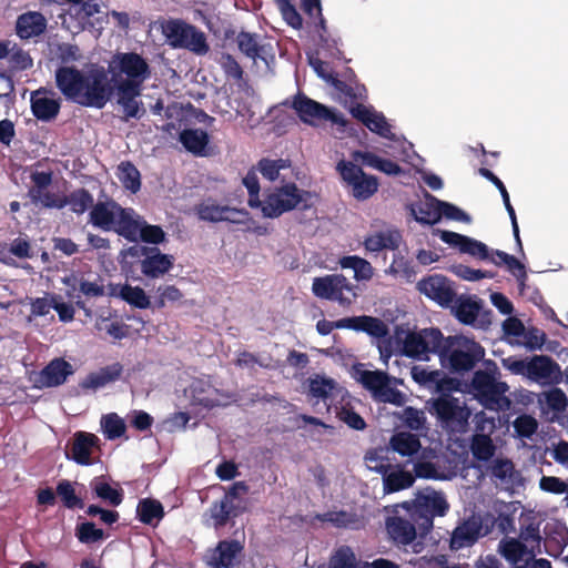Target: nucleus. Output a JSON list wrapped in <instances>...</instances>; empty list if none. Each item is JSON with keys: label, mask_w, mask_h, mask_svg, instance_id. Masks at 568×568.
<instances>
[{"label": "nucleus", "mask_w": 568, "mask_h": 568, "mask_svg": "<svg viewBox=\"0 0 568 568\" xmlns=\"http://www.w3.org/2000/svg\"><path fill=\"white\" fill-rule=\"evenodd\" d=\"M54 79L61 94L81 106L103 109L112 97V85L101 65L92 64L85 70L62 65L55 70Z\"/></svg>", "instance_id": "obj_1"}, {"label": "nucleus", "mask_w": 568, "mask_h": 568, "mask_svg": "<svg viewBox=\"0 0 568 568\" xmlns=\"http://www.w3.org/2000/svg\"><path fill=\"white\" fill-rule=\"evenodd\" d=\"M485 356L484 347L463 335L444 337L442 365L454 373L468 372Z\"/></svg>", "instance_id": "obj_2"}, {"label": "nucleus", "mask_w": 568, "mask_h": 568, "mask_svg": "<svg viewBox=\"0 0 568 568\" xmlns=\"http://www.w3.org/2000/svg\"><path fill=\"white\" fill-rule=\"evenodd\" d=\"M312 193L300 189L293 182L275 187L263 200L260 209L264 217L275 219L293 210H307L312 206Z\"/></svg>", "instance_id": "obj_3"}, {"label": "nucleus", "mask_w": 568, "mask_h": 568, "mask_svg": "<svg viewBox=\"0 0 568 568\" xmlns=\"http://www.w3.org/2000/svg\"><path fill=\"white\" fill-rule=\"evenodd\" d=\"M406 509L418 525L419 530L427 532L433 528V521L436 516H445L449 505L442 491H436L429 487L419 490L412 503L400 505Z\"/></svg>", "instance_id": "obj_4"}, {"label": "nucleus", "mask_w": 568, "mask_h": 568, "mask_svg": "<svg viewBox=\"0 0 568 568\" xmlns=\"http://www.w3.org/2000/svg\"><path fill=\"white\" fill-rule=\"evenodd\" d=\"M133 209L122 207L113 200L100 201L93 204L89 222L103 231H114L121 236L133 235L134 229L130 224Z\"/></svg>", "instance_id": "obj_5"}, {"label": "nucleus", "mask_w": 568, "mask_h": 568, "mask_svg": "<svg viewBox=\"0 0 568 568\" xmlns=\"http://www.w3.org/2000/svg\"><path fill=\"white\" fill-rule=\"evenodd\" d=\"M106 74L114 83L143 85L151 77L148 61L136 52H116L108 62Z\"/></svg>", "instance_id": "obj_6"}, {"label": "nucleus", "mask_w": 568, "mask_h": 568, "mask_svg": "<svg viewBox=\"0 0 568 568\" xmlns=\"http://www.w3.org/2000/svg\"><path fill=\"white\" fill-rule=\"evenodd\" d=\"M429 412L437 418L438 425L448 433L457 434L466 430L470 410L462 398L450 394H440L429 402Z\"/></svg>", "instance_id": "obj_7"}, {"label": "nucleus", "mask_w": 568, "mask_h": 568, "mask_svg": "<svg viewBox=\"0 0 568 568\" xmlns=\"http://www.w3.org/2000/svg\"><path fill=\"white\" fill-rule=\"evenodd\" d=\"M168 44L173 49H186L197 55L209 52L204 32L180 19H170L161 24Z\"/></svg>", "instance_id": "obj_8"}, {"label": "nucleus", "mask_w": 568, "mask_h": 568, "mask_svg": "<svg viewBox=\"0 0 568 568\" xmlns=\"http://www.w3.org/2000/svg\"><path fill=\"white\" fill-rule=\"evenodd\" d=\"M354 378L371 392L374 399L400 406L405 402V395L392 386L394 378L382 371L365 369L363 364L354 366Z\"/></svg>", "instance_id": "obj_9"}, {"label": "nucleus", "mask_w": 568, "mask_h": 568, "mask_svg": "<svg viewBox=\"0 0 568 568\" xmlns=\"http://www.w3.org/2000/svg\"><path fill=\"white\" fill-rule=\"evenodd\" d=\"M284 105L292 108L297 114L298 119L311 126L318 125L322 121H329L341 128L344 132L347 121L341 113L335 112L333 109L308 98L304 93L298 92L291 101L286 100Z\"/></svg>", "instance_id": "obj_10"}, {"label": "nucleus", "mask_w": 568, "mask_h": 568, "mask_svg": "<svg viewBox=\"0 0 568 568\" xmlns=\"http://www.w3.org/2000/svg\"><path fill=\"white\" fill-rule=\"evenodd\" d=\"M443 346L444 335L438 328H424L405 335L402 354L417 361H429L430 354L442 356Z\"/></svg>", "instance_id": "obj_11"}, {"label": "nucleus", "mask_w": 568, "mask_h": 568, "mask_svg": "<svg viewBox=\"0 0 568 568\" xmlns=\"http://www.w3.org/2000/svg\"><path fill=\"white\" fill-rule=\"evenodd\" d=\"M312 292L318 298L334 301L341 305H351L357 297V286L342 274L314 277Z\"/></svg>", "instance_id": "obj_12"}, {"label": "nucleus", "mask_w": 568, "mask_h": 568, "mask_svg": "<svg viewBox=\"0 0 568 568\" xmlns=\"http://www.w3.org/2000/svg\"><path fill=\"white\" fill-rule=\"evenodd\" d=\"M471 387L488 409L497 410L509 404V400L505 397L508 385L496 381L495 376L488 372L477 371L471 379Z\"/></svg>", "instance_id": "obj_13"}, {"label": "nucleus", "mask_w": 568, "mask_h": 568, "mask_svg": "<svg viewBox=\"0 0 568 568\" xmlns=\"http://www.w3.org/2000/svg\"><path fill=\"white\" fill-rule=\"evenodd\" d=\"M343 181L351 186L352 195L358 201H365L378 190V181L374 175L366 174L361 166L352 161L342 160L336 165Z\"/></svg>", "instance_id": "obj_14"}, {"label": "nucleus", "mask_w": 568, "mask_h": 568, "mask_svg": "<svg viewBox=\"0 0 568 568\" xmlns=\"http://www.w3.org/2000/svg\"><path fill=\"white\" fill-rule=\"evenodd\" d=\"M387 534L390 539L400 547L413 545L414 552H419L417 547L419 544H414L417 537V523L406 514V509H402L400 505L396 506L393 516L387 517L385 521Z\"/></svg>", "instance_id": "obj_15"}, {"label": "nucleus", "mask_w": 568, "mask_h": 568, "mask_svg": "<svg viewBox=\"0 0 568 568\" xmlns=\"http://www.w3.org/2000/svg\"><path fill=\"white\" fill-rule=\"evenodd\" d=\"M488 473L491 483L499 490L513 495L525 487V478L508 458H496L491 460Z\"/></svg>", "instance_id": "obj_16"}, {"label": "nucleus", "mask_w": 568, "mask_h": 568, "mask_svg": "<svg viewBox=\"0 0 568 568\" xmlns=\"http://www.w3.org/2000/svg\"><path fill=\"white\" fill-rule=\"evenodd\" d=\"M433 235L438 236L444 243L457 247L460 253L468 254L475 258L491 262L493 257H497L494 254L495 250H490L485 243L476 239L440 229H434Z\"/></svg>", "instance_id": "obj_17"}, {"label": "nucleus", "mask_w": 568, "mask_h": 568, "mask_svg": "<svg viewBox=\"0 0 568 568\" xmlns=\"http://www.w3.org/2000/svg\"><path fill=\"white\" fill-rule=\"evenodd\" d=\"M142 92V85H131L130 83H114L112 95H115V102L121 108L124 120H140L145 114L143 102L139 99Z\"/></svg>", "instance_id": "obj_18"}, {"label": "nucleus", "mask_w": 568, "mask_h": 568, "mask_svg": "<svg viewBox=\"0 0 568 568\" xmlns=\"http://www.w3.org/2000/svg\"><path fill=\"white\" fill-rule=\"evenodd\" d=\"M497 552L510 568H529L531 560L538 555L532 546L517 540L515 537H504L497 546Z\"/></svg>", "instance_id": "obj_19"}, {"label": "nucleus", "mask_w": 568, "mask_h": 568, "mask_svg": "<svg viewBox=\"0 0 568 568\" xmlns=\"http://www.w3.org/2000/svg\"><path fill=\"white\" fill-rule=\"evenodd\" d=\"M528 379L541 386L557 385L562 381V372L549 356L535 355L529 358Z\"/></svg>", "instance_id": "obj_20"}, {"label": "nucleus", "mask_w": 568, "mask_h": 568, "mask_svg": "<svg viewBox=\"0 0 568 568\" xmlns=\"http://www.w3.org/2000/svg\"><path fill=\"white\" fill-rule=\"evenodd\" d=\"M242 551L243 545L239 540H221L215 548L207 550L205 562L211 568H234Z\"/></svg>", "instance_id": "obj_21"}, {"label": "nucleus", "mask_w": 568, "mask_h": 568, "mask_svg": "<svg viewBox=\"0 0 568 568\" xmlns=\"http://www.w3.org/2000/svg\"><path fill=\"white\" fill-rule=\"evenodd\" d=\"M488 532V528L484 529L479 517H470L453 530L449 542L450 549L460 550L471 547L480 537L486 536Z\"/></svg>", "instance_id": "obj_22"}, {"label": "nucleus", "mask_w": 568, "mask_h": 568, "mask_svg": "<svg viewBox=\"0 0 568 568\" xmlns=\"http://www.w3.org/2000/svg\"><path fill=\"white\" fill-rule=\"evenodd\" d=\"M185 393L191 397L192 404L206 408L224 405L229 399V396L212 386L206 377L193 379Z\"/></svg>", "instance_id": "obj_23"}, {"label": "nucleus", "mask_w": 568, "mask_h": 568, "mask_svg": "<svg viewBox=\"0 0 568 568\" xmlns=\"http://www.w3.org/2000/svg\"><path fill=\"white\" fill-rule=\"evenodd\" d=\"M417 287L422 294L442 306H449L456 298L450 282L442 275H432L424 278L418 282Z\"/></svg>", "instance_id": "obj_24"}, {"label": "nucleus", "mask_w": 568, "mask_h": 568, "mask_svg": "<svg viewBox=\"0 0 568 568\" xmlns=\"http://www.w3.org/2000/svg\"><path fill=\"white\" fill-rule=\"evenodd\" d=\"M196 213L200 220L212 223L222 221L242 223L247 215L243 210H237L229 205H220L212 201L201 203L196 209Z\"/></svg>", "instance_id": "obj_25"}, {"label": "nucleus", "mask_w": 568, "mask_h": 568, "mask_svg": "<svg viewBox=\"0 0 568 568\" xmlns=\"http://www.w3.org/2000/svg\"><path fill=\"white\" fill-rule=\"evenodd\" d=\"M351 113L354 118L362 121L368 130L377 133L382 138L388 140H396L395 134L390 130L386 118L383 113L375 111L373 108L365 106L361 103L351 108Z\"/></svg>", "instance_id": "obj_26"}, {"label": "nucleus", "mask_w": 568, "mask_h": 568, "mask_svg": "<svg viewBox=\"0 0 568 568\" xmlns=\"http://www.w3.org/2000/svg\"><path fill=\"white\" fill-rule=\"evenodd\" d=\"M442 200L425 192L424 199L409 203L407 210L416 222L422 225H435L440 222L439 207Z\"/></svg>", "instance_id": "obj_27"}, {"label": "nucleus", "mask_w": 568, "mask_h": 568, "mask_svg": "<svg viewBox=\"0 0 568 568\" xmlns=\"http://www.w3.org/2000/svg\"><path fill=\"white\" fill-rule=\"evenodd\" d=\"M73 374V367L63 358L52 359L37 376L36 384L39 387H57L65 383Z\"/></svg>", "instance_id": "obj_28"}, {"label": "nucleus", "mask_w": 568, "mask_h": 568, "mask_svg": "<svg viewBox=\"0 0 568 568\" xmlns=\"http://www.w3.org/2000/svg\"><path fill=\"white\" fill-rule=\"evenodd\" d=\"M48 21L39 11H28L20 14L16 21V33L21 40H29L43 34Z\"/></svg>", "instance_id": "obj_29"}, {"label": "nucleus", "mask_w": 568, "mask_h": 568, "mask_svg": "<svg viewBox=\"0 0 568 568\" xmlns=\"http://www.w3.org/2000/svg\"><path fill=\"white\" fill-rule=\"evenodd\" d=\"M173 263L172 255L161 253L158 247H151L141 261V272L146 277L158 278L166 274L172 268Z\"/></svg>", "instance_id": "obj_30"}, {"label": "nucleus", "mask_w": 568, "mask_h": 568, "mask_svg": "<svg viewBox=\"0 0 568 568\" xmlns=\"http://www.w3.org/2000/svg\"><path fill=\"white\" fill-rule=\"evenodd\" d=\"M99 443V438L91 433L77 432L70 452L67 453L69 459L79 465H91L92 448Z\"/></svg>", "instance_id": "obj_31"}, {"label": "nucleus", "mask_w": 568, "mask_h": 568, "mask_svg": "<svg viewBox=\"0 0 568 568\" xmlns=\"http://www.w3.org/2000/svg\"><path fill=\"white\" fill-rule=\"evenodd\" d=\"M243 511V507L232 504L223 498L214 501L207 510L209 525L215 529L224 527L230 520L234 519Z\"/></svg>", "instance_id": "obj_32"}, {"label": "nucleus", "mask_w": 568, "mask_h": 568, "mask_svg": "<svg viewBox=\"0 0 568 568\" xmlns=\"http://www.w3.org/2000/svg\"><path fill=\"white\" fill-rule=\"evenodd\" d=\"M130 224L134 229V234L123 236L129 241L134 242L140 237L143 242L159 244L165 239V233L160 226L148 224L135 211H133Z\"/></svg>", "instance_id": "obj_33"}, {"label": "nucleus", "mask_w": 568, "mask_h": 568, "mask_svg": "<svg viewBox=\"0 0 568 568\" xmlns=\"http://www.w3.org/2000/svg\"><path fill=\"white\" fill-rule=\"evenodd\" d=\"M110 296L120 297L133 307L146 310L150 307L151 302L144 290L139 286H131L129 284H111L109 286Z\"/></svg>", "instance_id": "obj_34"}, {"label": "nucleus", "mask_w": 568, "mask_h": 568, "mask_svg": "<svg viewBox=\"0 0 568 568\" xmlns=\"http://www.w3.org/2000/svg\"><path fill=\"white\" fill-rule=\"evenodd\" d=\"M122 373V365L114 363L112 365L102 367L97 372L87 375L79 384L82 389L97 390L106 386L108 384L116 381Z\"/></svg>", "instance_id": "obj_35"}, {"label": "nucleus", "mask_w": 568, "mask_h": 568, "mask_svg": "<svg viewBox=\"0 0 568 568\" xmlns=\"http://www.w3.org/2000/svg\"><path fill=\"white\" fill-rule=\"evenodd\" d=\"M349 326L348 329L356 332H364L378 341L388 337V326L377 317L362 315L348 317Z\"/></svg>", "instance_id": "obj_36"}, {"label": "nucleus", "mask_w": 568, "mask_h": 568, "mask_svg": "<svg viewBox=\"0 0 568 568\" xmlns=\"http://www.w3.org/2000/svg\"><path fill=\"white\" fill-rule=\"evenodd\" d=\"M479 174L481 176H484L485 179H487L488 181H490L500 191V195L503 197L504 205H505L506 211H507V213H508V215L510 217V221H511L513 233H514V237L516 240L518 250H519V252L521 254H524L523 243H521V240H520V236H519V227H518V223H517L516 213H515V210H514V207H513V205L510 203L509 194H508V192L506 190L505 184L500 181V179L498 176H496L488 169H485V168L479 169Z\"/></svg>", "instance_id": "obj_37"}, {"label": "nucleus", "mask_w": 568, "mask_h": 568, "mask_svg": "<svg viewBox=\"0 0 568 568\" xmlns=\"http://www.w3.org/2000/svg\"><path fill=\"white\" fill-rule=\"evenodd\" d=\"M389 465L384 464L375 466L376 470L383 474L384 490L386 493H395L408 488L414 484L415 477L409 471L395 469L387 473L386 468Z\"/></svg>", "instance_id": "obj_38"}, {"label": "nucleus", "mask_w": 568, "mask_h": 568, "mask_svg": "<svg viewBox=\"0 0 568 568\" xmlns=\"http://www.w3.org/2000/svg\"><path fill=\"white\" fill-rule=\"evenodd\" d=\"M291 168L292 163L288 159L263 158L256 164V170L270 182L277 180L284 182L287 179L285 172L291 171Z\"/></svg>", "instance_id": "obj_39"}, {"label": "nucleus", "mask_w": 568, "mask_h": 568, "mask_svg": "<svg viewBox=\"0 0 568 568\" xmlns=\"http://www.w3.org/2000/svg\"><path fill=\"white\" fill-rule=\"evenodd\" d=\"M31 110L38 120L48 122L58 115L60 102L45 97L41 90H38L31 95Z\"/></svg>", "instance_id": "obj_40"}, {"label": "nucleus", "mask_w": 568, "mask_h": 568, "mask_svg": "<svg viewBox=\"0 0 568 568\" xmlns=\"http://www.w3.org/2000/svg\"><path fill=\"white\" fill-rule=\"evenodd\" d=\"M402 236L397 231H382L367 236L364 241L365 248L369 252H381L383 250H397Z\"/></svg>", "instance_id": "obj_41"}, {"label": "nucleus", "mask_w": 568, "mask_h": 568, "mask_svg": "<svg viewBox=\"0 0 568 568\" xmlns=\"http://www.w3.org/2000/svg\"><path fill=\"white\" fill-rule=\"evenodd\" d=\"M389 446L394 452L404 457H410L417 454L422 447L419 438L408 432H398L394 434L390 437Z\"/></svg>", "instance_id": "obj_42"}, {"label": "nucleus", "mask_w": 568, "mask_h": 568, "mask_svg": "<svg viewBox=\"0 0 568 568\" xmlns=\"http://www.w3.org/2000/svg\"><path fill=\"white\" fill-rule=\"evenodd\" d=\"M179 141L189 152L202 155L209 143V135L202 129H185L180 133Z\"/></svg>", "instance_id": "obj_43"}, {"label": "nucleus", "mask_w": 568, "mask_h": 568, "mask_svg": "<svg viewBox=\"0 0 568 568\" xmlns=\"http://www.w3.org/2000/svg\"><path fill=\"white\" fill-rule=\"evenodd\" d=\"M307 384L310 395L324 402L332 396L337 386V383L333 378L320 374L311 376L307 379Z\"/></svg>", "instance_id": "obj_44"}, {"label": "nucleus", "mask_w": 568, "mask_h": 568, "mask_svg": "<svg viewBox=\"0 0 568 568\" xmlns=\"http://www.w3.org/2000/svg\"><path fill=\"white\" fill-rule=\"evenodd\" d=\"M494 254L497 257L491 258V263L496 266L506 265L507 270L516 277L519 285L524 286L527 280V272L525 265L515 256L509 255L504 251L496 250Z\"/></svg>", "instance_id": "obj_45"}, {"label": "nucleus", "mask_w": 568, "mask_h": 568, "mask_svg": "<svg viewBox=\"0 0 568 568\" xmlns=\"http://www.w3.org/2000/svg\"><path fill=\"white\" fill-rule=\"evenodd\" d=\"M136 514L140 519L145 525H156L163 517V506L160 501L155 499H142L139 501L136 507Z\"/></svg>", "instance_id": "obj_46"}, {"label": "nucleus", "mask_w": 568, "mask_h": 568, "mask_svg": "<svg viewBox=\"0 0 568 568\" xmlns=\"http://www.w3.org/2000/svg\"><path fill=\"white\" fill-rule=\"evenodd\" d=\"M93 204V195L85 189H78L69 195H64V207L69 205L70 210L78 215H81L89 209H92Z\"/></svg>", "instance_id": "obj_47"}, {"label": "nucleus", "mask_w": 568, "mask_h": 568, "mask_svg": "<svg viewBox=\"0 0 568 568\" xmlns=\"http://www.w3.org/2000/svg\"><path fill=\"white\" fill-rule=\"evenodd\" d=\"M470 450L474 458L487 462L495 455L496 446L489 435L476 433L471 438Z\"/></svg>", "instance_id": "obj_48"}, {"label": "nucleus", "mask_w": 568, "mask_h": 568, "mask_svg": "<svg viewBox=\"0 0 568 568\" xmlns=\"http://www.w3.org/2000/svg\"><path fill=\"white\" fill-rule=\"evenodd\" d=\"M455 315L464 324H473L479 314V304L470 297L455 298Z\"/></svg>", "instance_id": "obj_49"}, {"label": "nucleus", "mask_w": 568, "mask_h": 568, "mask_svg": "<svg viewBox=\"0 0 568 568\" xmlns=\"http://www.w3.org/2000/svg\"><path fill=\"white\" fill-rule=\"evenodd\" d=\"M412 378L419 385L426 387L435 386L437 389H442L444 382V374L440 371H428L424 366L415 365L410 369Z\"/></svg>", "instance_id": "obj_50"}, {"label": "nucleus", "mask_w": 568, "mask_h": 568, "mask_svg": "<svg viewBox=\"0 0 568 568\" xmlns=\"http://www.w3.org/2000/svg\"><path fill=\"white\" fill-rule=\"evenodd\" d=\"M91 488L97 497L109 501L112 506H119L123 500L122 491L112 488L102 477H95L91 481Z\"/></svg>", "instance_id": "obj_51"}, {"label": "nucleus", "mask_w": 568, "mask_h": 568, "mask_svg": "<svg viewBox=\"0 0 568 568\" xmlns=\"http://www.w3.org/2000/svg\"><path fill=\"white\" fill-rule=\"evenodd\" d=\"M55 491L64 507L69 509L83 508V500L75 494L74 484L70 480H60L57 485Z\"/></svg>", "instance_id": "obj_52"}, {"label": "nucleus", "mask_w": 568, "mask_h": 568, "mask_svg": "<svg viewBox=\"0 0 568 568\" xmlns=\"http://www.w3.org/2000/svg\"><path fill=\"white\" fill-rule=\"evenodd\" d=\"M538 402L540 405H546L547 408L556 413H561L568 405V397L560 388H552L539 395Z\"/></svg>", "instance_id": "obj_53"}, {"label": "nucleus", "mask_w": 568, "mask_h": 568, "mask_svg": "<svg viewBox=\"0 0 568 568\" xmlns=\"http://www.w3.org/2000/svg\"><path fill=\"white\" fill-rule=\"evenodd\" d=\"M101 427L105 438L110 440L121 437L126 429L124 420L115 413L102 416Z\"/></svg>", "instance_id": "obj_54"}, {"label": "nucleus", "mask_w": 568, "mask_h": 568, "mask_svg": "<svg viewBox=\"0 0 568 568\" xmlns=\"http://www.w3.org/2000/svg\"><path fill=\"white\" fill-rule=\"evenodd\" d=\"M236 42L239 49L247 58L255 60L261 57L262 45L258 43V36L242 31L237 34Z\"/></svg>", "instance_id": "obj_55"}, {"label": "nucleus", "mask_w": 568, "mask_h": 568, "mask_svg": "<svg viewBox=\"0 0 568 568\" xmlns=\"http://www.w3.org/2000/svg\"><path fill=\"white\" fill-rule=\"evenodd\" d=\"M119 180L126 190L135 193L140 190V172L131 162H122L119 165Z\"/></svg>", "instance_id": "obj_56"}, {"label": "nucleus", "mask_w": 568, "mask_h": 568, "mask_svg": "<svg viewBox=\"0 0 568 568\" xmlns=\"http://www.w3.org/2000/svg\"><path fill=\"white\" fill-rule=\"evenodd\" d=\"M403 424L415 432H422L426 429V415L423 410L412 406L405 407L398 415Z\"/></svg>", "instance_id": "obj_57"}, {"label": "nucleus", "mask_w": 568, "mask_h": 568, "mask_svg": "<svg viewBox=\"0 0 568 568\" xmlns=\"http://www.w3.org/2000/svg\"><path fill=\"white\" fill-rule=\"evenodd\" d=\"M28 196L30 197L33 204H41L47 209H57L61 210L64 207V195L52 193L48 191L39 192L37 191H28Z\"/></svg>", "instance_id": "obj_58"}, {"label": "nucleus", "mask_w": 568, "mask_h": 568, "mask_svg": "<svg viewBox=\"0 0 568 568\" xmlns=\"http://www.w3.org/2000/svg\"><path fill=\"white\" fill-rule=\"evenodd\" d=\"M387 273L392 275H399L407 281L414 280L417 274L413 261L404 257L400 254L394 255V260L387 270Z\"/></svg>", "instance_id": "obj_59"}, {"label": "nucleus", "mask_w": 568, "mask_h": 568, "mask_svg": "<svg viewBox=\"0 0 568 568\" xmlns=\"http://www.w3.org/2000/svg\"><path fill=\"white\" fill-rule=\"evenodd\" d=\"M256 166L251 169L246 175L243 178V184L247 189L248 192V205L251 207H260L262 202L260 200V182L257 178Z\"/></svg>", "instance_id": "obj_60"}, {"label": "nucleus", "mask_w": 568, "mask_h": 568, "mask_svg": "<svg viewBox=\"0 0 568 568\" xmlns=\"http://www.w3.org/2000/svg\"><path fill=\"white\" fill-rule=\"evenodd\" d=\"M415 476L425 479L446 480L448 476L434 463L417 462L414 464Z\"/></svg>", "instance_id": "obj_61"}, {"label": "nucleus", "mask_w": 568, "mask_h": 568, "mask_svg": "<svg viewBox=\"0 0 568 568\" xmlns=\"http://www.w3.org/2000/svg\"><path fill=\"white\" fill-rule=\"evenodd\" d=\"M516 539L527 544L528 546H532L534 550H536L538 554L541 552V536L538 525L530 523L527 526L520 527L518 537Z\"/></svg>", "instance_id": "obj_62"}, {"label": "nucleus", "mask_w": 568, "mask_h": 568, "mask_svg": "<svg viewBox=\"0 0 568 568\" xmlns=\"http://www.w3.org/2000/svg\"><path fill=\"white\" fill-rule=\"evenodd\" d=\"M453 273L465 281L476 282L481 278H493L494 273L489 271L475 270L464 264L454 265L452 267Z\"/></svg>", "instance_id": "obj_63"}, {"label": "nucleus", "mask_w": 568, "mask_h": 568, "mask_svg": "<svg viewBox=\"0 0 568 568\" xmlns=\"http://www.w3.org/2000/svg\"><path fill=\"white\" fill-rule=\"evenodd\" d=\"M329 568H356L355 556L351 548L342 547L333 556Z\"/></svg>", "instance_id": "obj_64"}]
</instances>
